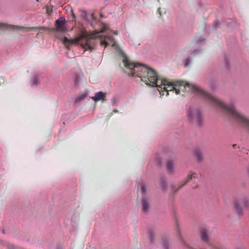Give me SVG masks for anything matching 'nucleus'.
Here are the masks:
<instances>
[{
  "label": "nucleus",
  "mask_w": 249,
  "mask_h": 249,
  "mask_svg": "<svg viewBox=\"0 0 249 249\" xmlns=\"http://www.w3.org/2000/svg\"><path fill=\"white\" fill-rule=\"evenodd\" d=\"M176 94L184 95L181 92H192L200 95L205 100L219 109L226 114L228 117L246 127L249 131V119L244 117L235 109L234 106L227 105L213 96L203 91L196 85L185 83V82H177Z\"/></svg>",
  "instance_id": "nucleus-1"
},
{
  "label": "nucleus",
  "mask_w": 249,
  "mask_h": 249,
  "mask_svg": "<svg viewBox=\"0 0 249 249\" xmlns=\"http://www.w3.org/2000/svg\"><path fill=\"white\" fill-rule=\"evenodd\" d=\"M123 62L124 67L129 70L128 74L132 76L139 77L142 81L147 85L157 87L161 80L157 72L151 68L140 63L131 61L125 55L123 54Z\"/></svg>",
  "instance_id": "nucleus-2"
},
{
  "label": "nucleus",
  "mask_w": 249,
  "mask_h": 249,
  "mask_svg": "<svg viewBox=\"0 0 249 249\" xmlns=\"http://www.w3.org/2000/svg\"><path fill=\"white\" fill-rule=\"evenodd\" d=\"M107 25L104 24L101 30L99 31H95L94 33L89 34L87 33H83L78 37L75 39H68L67 37H64L62 40V43L69 49L68 45L70 44H75L78 42L85 50L92 51L95 49L97 42V38L101 37L99 33H103L107 30Z\"/></svg>",
  "instance_id": "nucleus-3"
},
{
  "label": "nucleus",
  "mask_w": 249,
  "mask_h": 249,
  "mask_svg": "<svg viewBox=\"0 0 249 249\" xmlns=\"http://www.w3.org/2000/svg\"><path fill=\"white\" fill-rule=\"evenodd\" d=\"M159 84L157 87L158 90L160 94L164 95V92H166V96L169 95V92H175L176 94L177 82H170L167 80L161 79L159 81Z\"/></svg>",
  "instance_id": "nucleus-4"
},
{
  "label": "nucleus",
  "mask_w": 249,
  "mask_h": 249,
  "mask_svg": "<svg viewBox=\"0 0 249 249\" xmlns=\"http://www.w3.org/2000/svg\"><path fill=\"white\" fill-rule=\"evenodd\" d=\"M232 204L236 213L239 214H242L249 207V198L245 196L235 197Z\"/></svg>",
  "instance_id": "nucleus-5"
},
{
  "label": "nucleus",
  "mask_w": 249,
  "mask_h": 249,
  "mask_svg": "<svg viewBox=\"0 0 249 249\" xmlns=\"http://www.w3.org/2000/svg\"><path fill=\"white\" fill-rule=\"evenodd\" d=\"M10 28L13 30H20L23 32H28L32 31H38L40 30H45L46 28L43 26L41 27H23L18 26L12 25H8L7 24L0 22V29Z\"/></svg>",
  "instance_id": "nucleus-6"
},
{
  "label": "nucleus",
  "mask_w": 249,
  "mask_h": 249,
  "mask_svg": "<svg viewBox=\"0 0 249 249\" xmlns=\"http://www.w3.org/2000/svg\"><path fill=\"white\" fill-rule=\"evenodd\" d=\"M188 116L189 119L197 125H200L203 122V118L199 110L194 109L189 110Z\"/></svg>",
  "instance_id": "nucleus-7"
},
{
  "label": "nucleus",
  "mask_w": 249,
  "mask_h": 249,
  "mask_svg": "<svg viewBox=\"0 0 249 249\" xmlns=\"http://www.w3.org/2000/svg\"><path fill=\"white\" fill-rule=\"evenodd\" d=\"M141 190L143 198L142 200V211L143 213H146L148 212L150 205L148 199L145 196L144 194L146 192L145 187L142 183H139L138 185V191Z\"/></svg>",
  "instance_id": "nucleus-8"
},
{
  "label": "nucleus",
  "mask_w": 249,
  "mask_h": 249,
  "mask_svg": "<svg viewBox=\"0 0 249 249\" xmlns=\"http://www.w3.org/2000/svg\"><path fill=\"white\" fill-rule=\"evenodd\" d=\"M198 178L197 174L196 173L194 172H190L188 174L187 177L184 181L183 183L180 184L179 187L176 189L173 188V190L174 193L177 192L178 190L181 189L183 186H184L185 184H186L189 181L193 179H196Z\"/></svg>",
  "instance_id": "nucleus-9"
},
{
  "label": "nucleus",
  "mask_w": 249,
  "mask_h": 249,
  "mask_svg": "<svg viewBox=\"0 0 249 249\" xmlns=\"http://www.w3.org/2000/svg\"><path fill=\"white\" fill-rule=\"evenodd\" d=\"M200 237L203 241L209 244V237L208 230L205 227H201L199 229Z\"/></svg>",
  "instance_id": "nucleus-10"
},
{
  "label": "nucleus",
  "mask_w": 249,
  "mask_h": 249,
  "mask_svg": "<svg viewBox=\"0 0 249 249\" xmlns=\"http://www.w3.org/2000/svg\"><path fill=\"white\" fill-rule=\"evenodd\" d=\"M65 20L62 19H58L55 21V26L56 30L59 32H64L67 31L64 27Z\"/></svg>",
  "instance_id": "nucleus-11"
},
{
  "label": "nucleus",
  "mask_w": 249,
  "mask_h": 249,
  "mask_svg": "<svg viewBox=\"0 0 249 249\" xmlns=\"http://www.w3.org/2000/svg\"><path fill=\"white\" fill-rule=\"evenodd\" d=\"M108 41H110L112 44L111 46H114L115 45V42L114 40L113 37L112 36H104V40H101V44L102 45H105V47H107V46L109 45L110 44L108 42Z\"/></svg>",
  "instance_id": "nucleus-12"
},
{
  "label": "nucleus",
  "mask_w": 249,
  "mask_h": 249,
  "mask_svg": "<svg viewBox=\"0 0 249 249\" xmlns=\"http://www.w3.org/2000/svg\"><path fill=\"white\" fill-rule=\"evenodd\" d=\"M106 95V93H104L102 91H99L97 92L94 96L91 97V99L95 102H97L100 100L105 101Z\"/></svg>",
  "instance_id": "nucleus-13"
},
{
  "label": "nucleus",
  "mask_w": 249,
  "mask_h": 249,
  "mask_svg": "<svg viewBox=\"0 0 249 249\" xmlns=\"http://www.w3.org/2000/svg\"><path fill=\"white\" fill-rule=\"evenodd\" d=\"M166 168L167 171L170 174H173L175 172V168L173 162L171 160H169L167 161Z\"/></svg>",
  "instance_id": "nucleus-14"
},
{
  "label": "nucleus",
  "mask_w": 249,
  "mask_h": 249,
  "mask_svg": "<svg viewBox=\"0 0 249 249\" xmlns=\"http://www.w3.org/2000/svg\"><path fill=\"white\" fill-rule=\"evenodd\" d=\"M195 154L197 161L200 162L203 159V156L201 152L199 150H196L195 152Z\"/></svg>",
  "instance_id": "nucleus-15"
},
{
  "label": "nucleus",
  "mask_w": 249,
  "mask_h": 249,
  "mask_svg": "<svg viewBox=\"0 0 249 249\" xmlns=\"http://www.w3.org/2000/svg\"><path fill=\"white\" fill-rule=\"evenodd\" d=\"M160 186L163 190H165L167 187V184L164 178H161L160 179Z\"/></svg>",
  "instance_id": "nucleus-16"
},
{
  "label": "nucleus",
  "mask_w": 249,
  "mask_h": 249,
  "mask_svg": "<svg viewBox=\"0 0 249 249\" xmlns=\"http://www.w3.org/2000/svg\"><path fill=\"white\" fill-rule=\"evenodd\" d=\"M155 162L158 165L161 163V157L159 155H157L155 157Z\"/></svg>",
  "instance_id": "nucleus-17"
},
{
  "label": "nucleus",
  "mask_w": 249,
  "mask_h": 249,
  "mask_svg": "<svg viewBox=\"0 0 249 249\" xmlns=\"http://www.w3.org/2000/svg\"><path fill=\"white\" fill-rule=\"evenodd\" d=\"M155 233L153 231H150L149 233V239L151 242L154 240Z\"/></svg>",
  "instance_id": "nucleus-18"
},
{
  "label": "nucleus",
  "mask_w": 249,
  "mask_h": 249,
  "mask_svg": "<svg viewBox=\"0 0 249 249\" xmlns=\"http://www.w3.org/2000/svg\"><path fill=\"white\" fill-rule=\"evenodd\" d=\"M163 244L165 249H168V247L169 245L168 242L167 241H164Z\"/></svg>",
  "instance_id": "nucleus-19"
},
{
  "label": "nucleus",
  "mask_w": 249,
  "mask_h": 249,
  "mask_svg": "<svg viewBox=\"0 0 249 249\" xmlns=\"http://www.w3.org/2000/svg\"><path fill=\"white\" fill-rule=\"evenodd\" d=\"M219 24H220V23H219V21L215 20L214 22L213 25L215 28H217V27H218L219 26Z\"/></svg>",
  "instance_id": "nucleus-20"
},
{
  "label": "nucleus",
  "mask_w": 249,
  "mask_h": 249,
  "mask_svg": "<svg viewBox=\"0 0 249 249\" xmlns=\"http://www.w3.org/2000/svg\"><path fill=\"white\" fill-rule=\"evenodd\" d=\"M38 83V80L37 79V78L36 77H35L34 79V84L35 85H37Z\"/></svg>",
  "instance_id": "nucleus-21"
},
{
  "label": "nucleus",
  "mask_w": 249,
  "mask_h": 249,
  "mask_svg": "<svg viewBox=\"0 0 249 249\" xmlns=\"http://www.w3.org/2000/svg\"><path fill=\"white\" fill-rule=\"evenodd\" d=\"M8 247L9 249H15V246L13 245H9L8 246Z\"/></svg>",
  "instance_id": "nucleus-22"
},
{
  "label": "nucleus",
  "mask_w": 249,
  "mask_h": 249,
  "mask_svg": "<svg viewBox=\"0 0 249 249\" xmlns=\"http://www.w3.org/2000/svg\"><path fill=\"white\" fill-rule=\"evenodd\" d=\"M189 58H187L186 60V63L185 64V66H187L189 65Z\"/></svg>",
  "instance_id": "nucleus-23"
},
{
  "label": "nucleus",
  "mask_w": 249,
  "mask_h": 249,
  "mask_svg": "<svg viewBox=\"0 0 249 249\" xmlns=\"http://www.w3.org/2000/svg\"><path fill=\"white\" fill-rule=\"evenodd\" d=\"M113 34H114V35H118V32L117 31L115 30V31H114L113 32Z\"/></svg>",
  "instance_id": "nucleus-24"
},
{
  "label": "nucleus",
  "mask_w": 249,
  "mask_h": 249,
  "mask_svg": "<svg viewBox=\"0 0 249 249\" xmlns=\"http://www.w3.org/2000/svg\"><path fill=\"white\" fill-rule=\"evenodd\" d=\"M158 12H159V14L161 16L160 8H158Z\"/></svg>",
  "instance_id": "nucleus-25"
},
{
  "label": "nucleus",
  "mask_w": 249,
  "mask_h": 249,
  "mask_svg": "<svg viewBox=\"0 0 249 249\" xmlns=\"http://www.w3.org/2000/svg\"><path fill=\"white\" fill-rule=\"evenodd\" d=\"M113 112H114V113H118V110H117L116 109H114L113 110Z\"/></svg>",
  "instance_id": "nucleus-26"
},
{
  "label": "nucleus",
  "mask_w": 249,
  "mask_h": 249,
  "mask_svg": "<svg viewBox=\"0 0 249 249\" xmlns=\"http://www.w3.org/2000/svg\"><path fill=\"white\" fill-rule=\"evenodd\" d=\"M178 231L179 236H180V233L179 229L178 228Z\"/></svg>",
  "instance_id": "nucleus-27"
},
{
  "label": "nucleus",
  "mask_w": 249,
  "mask_h": 249,
  "mask_svg": "<svg viewBox=\"0 0 249 249\" xmlns=\"http://www.w3.org/2000/svg\"><path fill=\"white\" fill-rule=\"evenodd\" d=\"M232 147L233 148H235L236 147V144H233Z\"/></svg>",
  "instance_id": "nucleus-28"
},
{
  "label": "nucleus",
  "mask_w": 249,
  "mask_h": 249,
  "mask_svg": "<svg viewBox=\"0 0 249 249\" xmlns=\"http://www.w3.org/2000/svg\"><path fill=\"white\" fill-rule=\"evenodd\" d=\"M75 83L76 84L78 83V82L77 81V79H75Z\"/></svg>",
  "instance_id": "nucleus-29"
}]
</instances>
